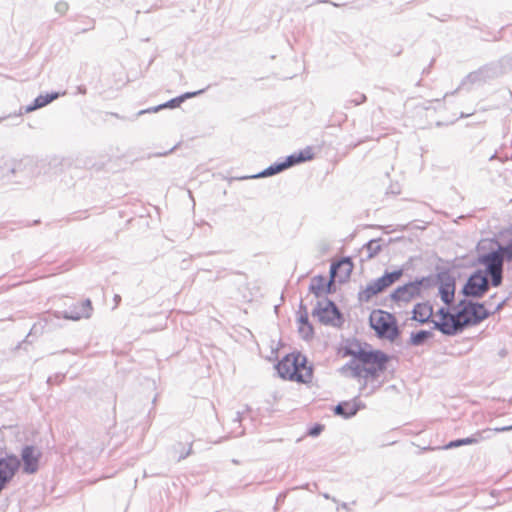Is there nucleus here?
Listing matches in <instances>:
<instances>
[{
	"instance_id": "obj_1",
	"label": "nucleus",
	"mask_w": 512,
	"mask_h": 512,
	"mask_svg": "<svg viewBox=\"0 0 512 512\" xmlns=\"http://www.w3.org/2000/svg\"><path fill=\"white\" fill-rule=\"evenodd\" d=\"M459 310L454 313L452 323H440L438 330L444 335L453 336L461 332L465 327L476 325L489 317L490 312L484 304L461 300L458 304Z\"/></svg>"
},
{
	"instance_id": "obj_2",
	"label": "nucleus",
	"mask_w": 512,
	"mask_h": 512,
	"mask_svg": "<svg viewBox=\"0 0 512 512\" xmlns=\"http://www.w3.org/2000/svg\"><path fill=\"white\" fill-rule=\"evenodd\" d=\"M306 357L301 354L285 356L277 365L279 376L283 379L306 383L312 378V368L306 366Z\"/></svg>"
},
{
	"instance_id": "obj_3",
	"label": "nucleus",
	"mask_w": 512,
	"mask_h": 512,
	"mask_svg": "<svg viewBox=\"0 0 512 512\" xmlns=\"http://www.w3.org/2000/svg\"><path fill=\"white\" fill-rule=\"evenodd\" d=\"M369 320L379 337L394 341L399 336L396 319L391 313L376 310L371 313Z\"/></svg>"
},
{
	"instance_id": "obj_4",
	"label": "nucleus",
	"mask_w": 512,
	"mask_h": 512,
	"mask_svg": "<svg viewBox=\"0 0 512 512\" xmlns=\"http://www.w3.org/2000/svg\"><path fill=\"white\" fill-rule=\"evenodd\" d=\"M403 275V269H398L393 272H385V274L370 283L359 292V300L368 302L372 297L381 293L386 288L398 281Z\"/></svg>"
},
{
	"instance_id": "obj_5",
	"label": "nucleus",
	"mask_w": 512,
	"mask_h": 512,
	"mask_svg": "<svg viewBox=\"0 0 512 512\" xmlns=\"http://www.w3.org/2000/svg\"><path fill=\"white\" fill-rule=\"evenodd\" d=\"M504 73L501 65L492 63L479 68L476 71L469 73L461 82V86L467 84H481L486 83L492 79L498 78Z\"/></svg>"
},
{
	"instance_id": "obj_6",
	"label": "nucleus",
	"mask_w": 512,
	"mask_h": 512,
	"mask_svg": "<svg viewBox=\"0 0 512 512\" xmlns=\"http://www.w3.org/2000/svg\"><path fill=\"white\" fill-rule=\"evenodd\" d=\"M490 287L488 277L483 271H475L467 280L463 286L462 293L466 297L480 298L482 297Z\"/></svg>"
},
{
	"instance_id": "obj_7",
	"label": "nucleus",
	"mask_w": 512,
	"mask_h": 512,
	"mask_svg": "<svg viewBox=\"0 0 512 512\" xmlns=\"http://www.w3.org/2000/svg\"><path fill=\"white\" fill-rule=\"evenodd\" d=\"M379 356L377 355V360H370L368 362H362L363 364V380L361 383V389H364L369 381H374L379 378L380 373H382L386 369V363L388 362V356L380 351Z\"/></svg>"
},
{
	"instance_id": "obj_8",
	"label": "nucleus",
	"mask_w": 512,
	"mask_h": 512,
	"mask_svg": "<svg viewBox=\"0 0 512 512\" xmlns=\"http://www.w3.org/2000/svg\"><path fill=\"white\" fill-rule=\"evenodd\" d=\"M425 280V278L416 279L415 281L398 287L391 294V299L395 302H409L412 299L419 297Z\"/></svg>"
},
{
	"instance_id": "obj_9",
	"label": "nucleus",
	"mask_w": 512,
	"mask_h": 512,
	"mask_svg": "<svg viewBox=\"0 0 512 512\" xmlns=\"http://www.w3.org/2000/svg\"><path fill=\"white\" fill-rule=\"evenodd\" d=\"M313 317H316L323 324L335 325V321L340 319V313L336 305L329 300L318 302L314 308Z\"/></svg>"
},
{
	"instance_id": "obj_10",
	"label": "nucleus",
	"mask_w": 512,
	"mask_h": 512,
	"mask_svg": "<svg viewBox=\"0 0 512 512\" xmlns=\"http://www.w3.org/2000/svg\"><path fill=\"white\" fill-rule=\"evenodd\" d=\"M41 452L34 446L27 445L21 451V459L23 461V472L26 474H34L39 468V460Z\"/></svg>"
},
{
	"instance_id": "obj_11",
	"label": "nucleus",
	"mask_w": 512,
	"mask_h": 512,
	"mask_svg": "<svg viewBox=\"0 0 512 512\" xmlns=\"http://www.w3.org/2000/svg\"><path fill=\"white\" fill-rule=\"evenodd\" d=\"M479 264L485 266V273L503 270L504 260L500 251L493 250L488 253L482 254L478 258Z\"/></svg>"
},
{
	"instance_id": "obj_12",
	"label": "nucleus",
	"mask_w": 512,
	"mask_h": 512,
	"mask_svg": "<svg viewBox=\"0 0 512 512\" xmlns=\"http://www.w3.org/2000/svg\"><path fill=\"white\" fill-rule=\"evenodd\" d=\"M92 311V303L90 299H86L83 302L74 305L70 310L64 311L62 317L64 319L78 321L82 318H90L92 315Z\"/></svg>"
},
{
	"instance_id": "obj_13",
	"label": "nucleus",
	"mask_w": 512,
	"mask_h": 512,
	"mask_svg": "<svg viewBox=\"0 0 512 512\" xmlns=\"http://www.w3.org/2000/svg\"><path fill=\"white\" fill-rule=\"evenodd\" d=\"M344 355L352 356L353 359L359 360L361 363L368 362L373 359L377 360V355L382 357L379 350H366L365 347H362L358 343L351 344L350 346L346 347L344 350Z\"/></svg>"
},
{
	"instance_id": "obj_14",
	"label": "nucleus",
	"mask_w": 512,
	"mask_h": 512,
	"mask_svg": "<svg viewBox=\"0 0 512 512\" xmlns=\"http://www.w3.org/2000/svg\"><path fill=\"white\" fill-rule=\"evenodd\" d=\"M204 90H199V91H195V92H187V93H184L183 95H180L176 98H173L169 101H167L166 103L164 104H161V105H158L156 107H152V108H149V109H146V110H141L137 113V115H142L144 113H149V112H158L160 111L161 109H164V108H175L177 106H179L182 102H184L186 99L188 98H192V97H195L201 93H203Z\"/></svg>"
},
{
	"instance_id": "obj_15",
	"label": "nucleus",
	"mask_w": 512,
	"mask_h": 512,
	"mask_svg": "<svg viewBox=\"0 0 512 512\" xmlns=\"http://www.w3.org/2000/svg\"><path fill=\"white\" fill-rule=\"evenodd\" d=\"M455 293V280L450 276L441 277L439 294L441 300L446 304H452Z\"/></svg>"
},
{
	"instance_id": "obj_16",
	"label": "nucleus",
	"mask_w": 512,
	"mask_h": 512,
	"mask_svg": "<svg viewBox=\"0 0 512 512\" xmlns=\"http://www.w3.org/2000/svg\"><path fill=\"white\" fill-rule=\"evenodd\" d=\"M334 279H330L329 282H327L326 278L324 276H315L312 278L309 290L315 294L316 297H321L326 295L330 292V287L333 284Z\"/></svg>"
},
{
	"instance_id": "obj_17",
	"label": "nucleus",
	"mask_w": 512,
	"mask_h": 512,
	"mask_svg": "<svg viewBox=\"0 0 512 512\" xmlns=\"http://www.w3.org/2000/svg\"><path fill=\"white\" fill-rule=\"evenodd\" d=\"M340 372L345 377L363 380V364L356 359H351L348 363L341 367Z\"/></svg>"
},
{
	"instance_id": "obj_18",
	"label": "nucleus",
	"mask_w": 512,
	"mask_h": 512,
	"mask_svg": "<svg viewBox=\"0 0 512 512\" xmlns=\"http://www.w3.org/2000/svg\"><path fill=\"white\" fill-rule=\"evenodd\" d=\"M360 409V405L356 400L340 402L334 408V413L345 419L354 416Z\"/></svg>"
},
{
	"instance_id": "obj_19",
	"label": "nucleus",
	"mask_w": 512,
	"mask_h": 512,
	"mask_svg": "<svg viewBox=\"0 0 512 512\" xmlns=\"http://www.w3.org/2000/svg\"><path fill=\"white\" fill-rule=\"evenodd\" d=\"M413 319L420 322L426 323L430 321V317L433 314V308L427 303H418L413 308Z\"/></svg>"
},
{
	"instance_id": "obj_20",
	"label": "nucleus",
	"mask_w": 512,
	"mask_h": 512,
	"mask_svg": "<svg viewBox=\"0 0 512 512\" xmlns=\"http://www.w3.org/2000/svg\"><path fill=\"white\" fill-rule=\"evenodd\" d=\"M353 270V263L350 258L345 257L338 261L337 263H333L330 268L331 278L334 279L337 272H341L345 278H348Z\"/></svg>"
},
{
	"instance_id": "obj_21",
	"label": "nucleus",
	"mask_w": 512,
	"mask_h": 512,
	"mask_svg": "<svg viewBox=\"0 0 512 512\" xmlns=\"http://www.w3.org/2000/svg\"><path fill=\"white\" fill-rule=\"evenodd\" d=\"M299 332L303 338L308 339L313 334L312 325L308 321V313L306 308L301 304L300 305V316H299Z\"/></svg>"
},
{
	"instance_id": "obj_22",
	"label": "nucleus",
	"mask_w": 512,
	"mask_h": 512,
	"mask_svg": "<svg viewBox=\"0 0 512 512\" xmlns=\"http://www.w3.org/2000/svg\"><path fill=\"white\" fill-rule=\"evenodd\" d=\"M60 96V93L53 92L46 95H39L33 102L32 105H29L26 107V112H32L36 109L42 108L49 103H51L53 100L57 99Z\"/></svg>"
},
{
	"instance_id": "obj_23",
	"label": "nucleus",
	"mask_w": 512,
	"mask_h": 512,
	"mask_svg": "<svg viewBox=\"0 0 512 512\" xmlns=\"http://www.w3.org/2000/svg\"><path fill=\"white\" fill-rule=\"evenodd\" d=\"M284 170H285V168H284L283 164L277 163V164L270 165L268 168H266L262 172H260L256 175H253L250 178L269 177V176L275 175L279 172H282Z\"/></svg>"
},
{
	"instance_id": "obj_24",
	"label": "nucleus",
	"mask_w": 512,
	"mask_h": 512,
	"mask_svg": "<svg viewBox=\"0 0 512 512\" xmlns=\"http://www.w3.org/2000/svg\"><path fill=\"white\" fill-rule=\"evenodd\" d=\"M432 337V332L420 330L417 333H412L410 342L414 346L422 345L428 338Z\"/></svg>"
},
{
	"instance_id": "obj_25",
	"label": "nucleus",
	"mask_w": 512,
	"mask_h": 512,
	"mask_svg": "<svg viewBox=\"0 0 512 512\" xmlns=\"http://www.w3.org/2000/svg\"><path fill=\"white\" fill-rule=\"evenodd\" d=\"M437 315L440 316V321H432L434 324V328L438 330V325L440 323H446L449 325V323H452V319L454 316V313H450L448 309L442 307L437 311Z\"/></svg>"
},
{
	"instance_id": "obj_26",
	"label": "nucleus",
	"mask_w": 512,
	"mask_h": 512,
	"mask_svg": "<svg viewBox=\"0 0 512 512\" xmlns=\"http://www.w3.org/2000/svg\"><path fill=\"white\" fill-rule=\"evenodd\" d=\"M472 444H477V439L474 438V434L472 436H470V437H467V438L457 439V440L450 441L445 446V449H452V448L460 447V446H463V445H472Z\"/></svg>"
},
{
	"instance_id": "obj_27",
	"label": "nucleus",
	"mask_w": 512,
	"mask_h": 512,
	"mask_svg": "<svg viewBox=\"0 0 512 512\" xmlns=\"http://www.w3.org/2000/svg\"><path fill=\"white\" fill-rule=\"evenodd\" d=\"M363 249L367 251L368 258H372L379 253L381 250V245L379 240H370L367 244L364 245Z\"/></svg>"
},
{
	"instance_id": "obj_28",
	"label": "nucleus",
	"mask_w": 512,
	"mask_h": 512,
	"mask_svg": "<svg viewBox=\"0 0 512 512\" xmlns=\"http://www.w3.org/2000/svg\"><path fill=\"white\" fill-rule=\"evenodd\" d=\"M497 244V250L500 251V254L502 255L503 257V260H507L509 262L512 261V240L509 241V243L507 245H501L499 244L498 242H496Z\"/></svg>"
},
{
	"instance_id": "obj_29",
	"label": "nucleus",
	"mask_w": 512,
	"mask_h": 512,
	"mask_svg": "<svg viewBox=\"0 0 512 512\" xmlns=\"http://www.w3.org/2000/svg\"><path fill=\"white\" fill-rule=\"evenodd\" d=\"M485 275L486 276H490V278H491V282L490 283H491V285L493 287H498V286H500L502 284L503 270L486 273Z\"/></svg>"
},
{
	"instance_id": "obj_30",
	"label": "nucleus",
	"mask_w": 512,
	"mask_h": 512,
	"mask_svg": "<svg viewBox=\"0 0 512 512\" xmlns=\"http://www.w3.org/2000/svg\"><path fill=\"white\" fill-rule=\"evenodd\" d=\"M366 101V96L362 93H354L353 97L349 99L345 105L346 108H349L351 105L357 106Z\"/></svg>"
},
{
	"instance_id": "obj_31",
	"label": "nucleus",
	"mask_w": 512,
	"mask_h": 512,
	"mask_svg": "<svg viewBox=\"0 0 512 512\" xmlns=\"http://www.w3.org/2000/svg\"><path fill=\"white\" fill-rule=\"evenodd\" d=\"M492 436H493L492 428H486V429L478 431L474 434V438L477 439V443H479L480 441H483V440H488V439L492 438Z\"/></svg>"
},
{
	"instance_id": "obj_32",
	"label": "nucleus",
	"mask_w": 512,
	"mask_h": 512,
	"mask_svg": "<svg viewBox=\"0 0 512 512\" xmlns=\"http://www.w3.org/2000/svg\"><path fill=\"white\" fill-rule=\"evenodd\" d=\"M298 160H300V163L301 162H304V161H307V160H311L313 158V153H312V150L311 148H306L302 151H300L298 154Z\"/></svg>"
},
{
	"instance_id": "obj_33",
	"label": "nucleus",
	"mask_w": 512,
	"mask_h": 512,
	"mask_svg": "<svg viewBox=\"0 0 512 512\" xmlns=\"http://www.w3.org/2000/svg\"><path fill=\"white\" fill-rule=\"evenodd\" d=\"M285 169L300 163V160H298L297 154H292L287 157V159L284 162H281Z\"/></svg>"
},
{
	"instance_id": "obj_34",
	"label": "nucleus",
	"mask_w": 512,
	"mask_h": 512,
	"mask_svg": "<svg viewBox=\"0 0 512 512\" xmlns=\"http://www.w3.org/2000/svg\"><path fill=\"white\" fill-rule=\"evenodd\" d=\"M324 426L321 424H316L313 427H311L308 431V435L312 437H317L320 435V433L323 431Z\"/></svg>"
},
{
	"instance_id": "obj_35",
	"label": "nucleus",
	"mask_w": 512,
	"mask_h": 512,
	"mask_svg": "<svg viewBox=\"0 0 512 512\" xmlns=\"http://www.w3.org/2000/svg\"><path fill=\"white\" fill-rule=\"evenodd\" d=\"M55 10L60 14H65L68 10V4L64 1L56 3Z\"/></svg>"
},
{
	"instance_id": "obj_36",
	"label": "nucleus",
	"mask_w": 512,
	"mask_h": 512,
	"mask_svg": "<svg viewBox=\"0 0 512 512\" xmlns=\"http://www.w3.org/2000/svg\"><path fill=\"white\" fill-rule=\"evenodd\" d=\"M492 430H493V434L494 433H500V432L512 431V425L503 426V427H496V428H492Z\"/></svg>"
},
{
	"instance_id": "obj_37",
	"label": "nucleus",
	"mask_w": 512,
	"mask_h": 512,
	"mask_svg": "<svg viewBox=\"0 0 512 512\" xmlns=\"http://www.w3.org/2000/svg\"><path fill=\"white\" fill-rule=\"evenodd\" d=\"M505 303H506V300H503V301L499 302L496 305L494 312L500 311L504 307Z\"/></svg>"
},
{
	"instance_id": "obj_38",
	"label": "nucleus",
	"mask_w": 512,
	"mask_h": 512,
	"mask_svg": "<svg viewBox=\"0 0 512 512\" xmlns=\"http://www.w3.org/2000/svg\"><path fill=\"white\" fill-rule=\"evenodd\" d=\"M242 419V415L240 412H237L236 418L234 419L235 422L240 423Z\"/></svg>"
},
{
	"instance_id": "obj_39",
	"label": "nucleus",
	"mask_w": 512,
	"mask_h": 512,
	"mask_svg": "<svg viewBox=\"0 0 512 512\" xmlns=\"http://www.w3.org/2000/svg\"><path fill=\"white\" fill-rule=\"evenodd\" d=\"M114 300H115L116 304H118L121 300V297L119 295H115Z\"/></svg>"
},
{
	"instance_id": "obj_40",
	"label": "nucleus",
	"mask_w": 512,
	"mask_h": 512,
	"mask_svg": "<svg viewBox=\"0 0 512 512\" xmlns=\"http://www.w3.org/2000/svg\"><path fill=\"white\" fill-rule=\"evenodd\" d=\"M493 298H495V295H492V296L490 297V299L486 302V304L490 306V305H491V304H490V301H491Z\"/></svg>"
},
{
	"instance_id": "obj_41",
	"label": "nucleus",
	"mask_w": 512,
	"mask_h": 512,
	"mask_svg": "<svg viewBox=\"0 0 512 512\" xmlns=\"http://www.w3.org/2000/svg\"><path fill=\"white\" fill-rule=\"evenodd\" d=\"M323 496H324V498H326V499H331L330 495H329V494H327V493L323 494Z\"/></svg>"
},
{
	"instance_id": "obj_42",
	"label": "nucleus",
	"mask_w": 512,
	"mask_h": 512,
	"mask_svg": "<svg viewBox=\"0 0 512 512\" xmlns=\"http://www.w3.org/2000/svg\"><path fill=\"white\" fill-rule=\"evenodd\" d=\"M331 4H332L333 6H335V7H339V6H340V4H337V3H334V2H331Z\"/></svg>"
},
{
	"instance_id": "obj_43",
	"label": "nucleus",
	"mask_w": 512,
	"mask_h": 512,
	"mask_svg": "<svg viewBox=\"0 0 512 512\" xmlns=\"http://www.w3.org/2000/svg\"><path fill=\"white\" fill-rule=\"evenodd\" d=\"M341 506H342V508L347 509V504L346 503H342Z\"/></svg>"
},
{
	"instance_id": "obj_44",
	"label": "nucleus",
	"mask_w": 512,
	"mask_h": 512,
	"mask_svg": "<svg viewBox=\"0 0 512 512\" xmlns=\"http://www.w3.org/2000/svg\"><path fill=\"white\" fill-rule=\"evenodd\" d=\"M4 119H5L4 117H0V123H1Z\"/></svg>"
}]
</instances>
